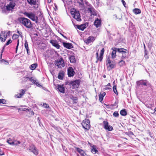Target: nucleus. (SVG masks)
Returning a JSON list of instances; mask_svg holds the SVG:
<instances>
[{
    "mask_svg": "<svg viewBox=\"0 0 156 156\" xmlns=\"http://www.w3.org/2000/svg\"><path fill=\"white\" fill-rule=\"evenodd\" d=\"M19 21L22 26L26 28L31 29L33 27V24L31 21L29 19L22 17L19 19Z\"/></svg>",
    "mask_w": 156,
    "mask_h": 156,
    "instance_id": "1",
    "label": "nucleus"
},
{
    "mask_svg": "<svg viewBox=\"0 0 156 156\" xmlns=\"http://www.w3.org/2000/svg\"><path fill=\"white\" fill-rule=\"evenodd\" d=\"M24 14L32 21H35L36 23H38V17L34 13L32 12H25Z\"/></svg>",
    "mask_w": 156,
    "mask_h": 156,
    "instance_id": "2",
    "label": "nucleus"
},
{
    "mask_svg": "<svg viewBox=\"0 0 156 156\" xmlns=\"http://www.w3.org/2000/svg\"><path fill=\"white\" fill-rule=\"evenodd\" d=\"M73 10L71 11V13L73 17L78 21H81V19L80 18V16L79 11L76 10L75 9H73Z\"/></svg>",
    "mask_w": 156,
    "mask_h": 156,
    "instance_id": "3",
    "label": "nucleus"
},
{
    "mask_svg": "<svg viewBox=\"0 0 156 156\" xmlns=\"http://www.w3.org/2000/svg\"><path fill=\"white\" fill-rule=\"evenodd\" d=\"M137 86H140L144 85L149 87H151V85L149 82L146 80H141L136 82Z\"/></svg>",
    "mask_w": 156,
    "mask_h": 156,
    "instance_id": "4",
    "label": "nucleus"
},
{
    "mask_svg": "<svg viewBox=\"0 0 156 156\" xmlns=\"http://www.w3.org/2000/svg\"><path fill=\"white\" fill-rule=\"evenodd\" d=\"M106 62L108 70H110L114 68L115 64L112 61L110 60L109 58H108L107 59Z\"/></svg>",
    "mask_w": 156,
    "mask_h": 156,
    "instance_id": "5",
    "label": "nucleus"
},
{
    "mask_svg": "<svg viewBox=\"0 0 156 156\" xmlns=\"http://www.w3.org/2000/svg\"><path fill=\"white\" fill-rule=\"evenodd\" d=\"M10 33V31L7 32L5 31L1 32L0 34V39L2 42H4L7 38V36Z\"/></svg>",
    "mask_w": 156,
    "mask_h": 156,
    "instance_id": "6",
    "label": "nucleus"
},
{
    "mask_svg": "<svg viewBox=\"0 0 156 156\" xmlns=\"http://www.w3.org/2000/svg\"><path fill=\"white\" fill-rule=\"evenodd\" d=\"M83 128L89 130L90 127V120L88 119H85L83 120L81 123Z\"/></svg>",
    "mask_w": 156,
    "mask_h": 156,
    "instance_id": "7",
    "label": "nucleus"
},
{
    "mask_svg": "<svg viewBox=\"0 0 156 156\" xmlns=\"http://www.w3.org/2000/svg\"><path fill=\"white\" fill-rule=\"evenodd\" d=\"M117 51L119 53H121L122 54V58L123 59L127 56V50L123 48H118L117 49Z\"/></svg>",
    "mask_w": 156,
    "mask_h": 156,
    "instance_id": "8",
    "label": "nucleus"
},
{
    "mask_svg": "<svg viewBox=\"0 0 156 156\" xmlns=\"http://www.w3.org/2000/svg\"><path fill=\"white\" fill-rule=\"evenodd\" d=\"M16 4L14 1H12L10 2L6 7V9L8 11H11L13 9L15 6Z\"/></svg>",
    "mask_w": 156,
    "mask_h": 156,
    "instance_id": "9",
    "label": "nucleus"
},
{
    "mask_svg": "<svg viewBox=\"0 0 156 156\" xmlns=\"http://www.w3.org/2000/svg\"><path fill=\"white\" fill-rule=\"evenodd\" d=\"M80 81L79 80H76L70 82V84L73 86V88H77L80 85Z\"/></svg>",
    "mask_w": 156,
    "mask_h": 156,
    "instance_id": "10",
    "label": "nucleus"
},
{
    "mask_svg": "<svg viewBox=\"0 0 156 156\" xmlns=\"http://www.w3.org/2000/svg\"><path fill=\"white\" fill-rule=\"evenodd\" d=\"M68 75L69 77H72L74 76L75 72L73 68L71 67H69L67 69Z\"/></svg>",
    "mask_w": 156,
    "mask_h": 156,
    "instance_id": "11",
    "label": "nucleus"
},
{
    "mask_svg": "<svg viewBox=\"0 0 156 156\" xmlns=\"http://www.w3.org/2000/svg\"><path fill=\"white\" fill-rule=\"evenodd\" d=\"M103 123L104 125V128L105 129H107L109 131L112 130V127L111 126L108 125V123L107 121H104Z\"/></svg>",
    "mask_w": 156,
    "mask_h": 156,
    "instance_id": "12",
    "label": "nucleus"
},
{
    "mask_svg": "<svg viewBox=\"0 0 156 156\" xmlns=\"http://www.w3.org/2000/svg\"><path fill=\"white\" fill-rule=\"evenodd\" d=\"M55 64L58 68H61L62 67H64L65 66L64 61L62 58H61L58 61L56 62Z\"/></svg>",
    "mask_w": 156,
    "mask_h": 156,
    "instance_id": "13",
    "label": "nucleus"
},
{
    "mask_svg": "<svg viewBox=\"0 0 156 156\" xmlns=\"http://www.w3.org/2000/svg\"><path fill=\"white\" fill-rule=\"evenodd\" d=\"M29 150L30 151L32 152L34 154L37 155L38 154V151L36 150L35 146L32 145L29 147Z\"/></svg>",
    "mask_w": 156,
    "mask_h": 156,
    "instance_id": "14",
    "label": "nucleus"
},
{
    "mask_svg": "<svg viewBox=\"0 0 156 156\" xmlns=\"http://www.w3.org/2000/svg\"><path fill=\"white\" fill-rule=\"evenodd\" d=\"M94 37L92 36H90L88 37V38L84 41V42L86 43V44H88L91 42H93L94 41Z\"/></svg>",
    "mask_w": 156,
    "mask_h": 156,
    "instance_id": "15",
    "label": "nucleus"
},
{
    "mask_svg": "<svg viewBox=\"0 0 156 156\" xmlns=\"http://www.w3.org/2000/svg\"><path fill=\"white\" fill-rule=\"evenodd\" d=\"M88 11L91 13V16L92 15L96 16L97 13L95 11L94 9L92 7H88Z\"/></svg>",
    "mask_w": 156,
    "mask_h": 156,
    "instance_id": "16",
    "label": "nucleus"
},
{
    "mask_svg": "<svg viewBox=\"0 0 156 156\" xmlns=\"http://www.w3.org/2000/svg\"><path fill=\"white\" fill-rule=\"evenodd\" d=\"M117 48H112V51L111 54L112 58L113 59L116 57V52L117 51Z\"/></svg>",
    "mask_w": 156,
    "mask_h": 156,
    "instance_id": "17",
    "label": "nucleus"
},
{
    "mask_svg": "<svg viewBox=\"0 0 156 156\" xmlns=\"http://www.w3.org/2000/svg\"><path fill=\"white\" fill-rule=\"evenodd\" d=\"M94 25L97 28L99 27L101 25V20L97 18L96 20L94 22Z\"/></svg>",
    "mask_w": 156,
    "mask_h": 156,
    "instance_id": "18",
    "label": "nucleus"
},
{
    "mask_svg": "<svg viewBox=\"0 0 156 156\" xmlns=\"http://www.w3.org/2000/svg\"><path fill=\"white\" fill-rule=\"evenodd\" d=\"M76 149L82 156H85L86 155V154L84 151L78 147H76Z\"/></svg>",
    "mask_w": 156,
    "mask_h": 156,
    "instance_id": "19",
    "label": "nucleus"
},
{
    "mask_svg": "<svg viewBox=\"0 0 156 156\" xmlns=\"http://www.w3.org/2000/svg\"><path fill=\"white\" fill-rule=\"evenodd\" d=\"M58 89L59 91L62 93L65 92V88L62 85H59L58 86Z\"/></svg>",
    "mask_w": 156,
    "mask_h": 156,
    "instance_id": "20",
    "label": "nucleus"
},
{
    "mask_svg": "<svg viewBox=\"0 0 156 156\" xmlns=\"http://www.w3.org/2000/svg\"><path fill=\"white\" fill-rule=\"evenodd\" d=\"M64 46L69 49H70L73 48L72 44L70 43L64 42L63 43Z\"/></svg>",
    "mask_w": 156,
    "mask_h": 156,
    "instance_id": "21",
    "label": "nucleus"
},
{
    "mask_svg": "<svg viewBox=\"0 0 156 156\" xmlns=\"http://www.w3.org/2000/svg\"><path fill=\"white\" fill-rule=\"evenodd\" d=\"M50 42L53 46L57 48L58 49L59 48L60 46L56 41H51Z\"/></svg>",
    "mask_w": 156,
    "mask_h": 156,
    "instance_id": "22",
    "label": "nucleus"
},
{
    "mask_svg": "<svg viewBox=\"0 0 156 156\" xmlns=\"http://www.w3.org/2000/svg\"><path fill=\"white\" fill-rule=\"evenodd\" d=\"M28 3L31 5H35L37 2V0H27Z\"/></svg>",
    "mask_w": 156,
    "mask_h": 156,
    "instance_id": "23",
    "label": "nucleus"
},
{
    "mask_svg": "<svg viewBox=\"0 0 156 156\" xmlns=\"http://www.w3.org/2000/svg\"><path fill=\"white\" fill-rule=\"evenodd\" d=\"M29 81L33 83L36 84L37 86L39 87H41L42 86L39 84L38 82H37L36 80L34 79H32V77L30 78Z\"/></svg>",
    "mask_w": 156,
    "mask_h": 156,
    "instance_id": "24",
    "label": "nucleus"
},
{
    "mask_svg": "<svg viewBox=\"0 0 156 156\" xmlns=\"http://www.w3.org/2000/svg\"><path fill=\"white\" fill-rule=\"evenodd\" d=\"M104 51L105 50L104 48H103L100 51V56L99 57V59L100 61H101L102 60V59H103V56Z\"/></svg>",
    "mask_w": 156,
    "mask_h": 156,
    "instance_id": "25",
    "label": "nucleus"
},
{
    "mask_svg": "<svg viewBox=\"0 0 156 156\" xmlns=\"http://www.w3.org/2000/svg\"><path fill=\"white\" fill-rule=\"evenodd\" d=\"M24 46H25V48L26 49L27 54L28 55H29L30 54V49L28 47V42H27V41L26 40L25 41V43L24 44Z\"/></svg>",
    "mask_w": 156,
    "mask_h": 156,
    "instance_id": "26",
    "label": "nucleus"
},
{
    "mask_svg": "<svg viewBox=\"0 0 156 156\" xmlns=\"http://www.w3.org/2000/svg\"><path fill=\"white\" fill-rule=\"evenodd\" d=\"M91 148V151L93 153L95 154L98 152V151L96 149V146L93 145L92 147Z\"/></svg>",
    "mask_w": 156,
    "mask_h": 156,
    "instance_id": "27",
    "label": "nucleus"
},
{
    "mask_svg": "<svg viewBox=\"0 0 156 156\" xmlns=\"http://www.w3.org/2000/svg\"><path fill=\"white\" fill-rule=\"evenodd\" d=\"M77 28L79 30H83L86 28V25L85 24H83L80 25H78L77 26Z\"/></svg>",
    "mask_w": 156,
    "mask_h": 156,
    "instance_id": "28",
    "label": "nucleus"
},
{
    "mask_svg": "<svg viewBox=\"0 0 156 156\" xmlns=\"http://www.w3.org/2000/svg\"><path fill=\"white\" fill-rule=\"evenodd\" d=\"M70 98L73 101V103H77L78 102V98L77 97H75L73 95L70 96Z\"/></svg>",
    "mask_w": 156,
    "mask_h": 156,
    "instance_id": "29",
    "label": "nucleus"
},
{
    "mask_svg": "<svg viewBox=\"0 0 156 156\" xmlns=\"http://www.w3.org/2000/svg\"><path fill=\"white\" fill-rule=\"evenodd\" d=\"M69 59L71 63H75L76 62L75 57L73 55H71L69 57Z\"/></svg>",
    "mask_w": 156,
    "mask_h": 156,
    "instance_id": "30",
    "label": "nucleus"
},
{
    "mask_svg": "<svg viewBox=\"0 0 156 156\" xmlns=\"http://www.w3.org/2000/svg\"><path fill=\"white\" fill-rule=\"evenodd\" d=\"M133 12L135 14H140L141 12L140 9H139L135 8L133 10Z\"/></svg>",
    "mask_w": 156,
    "mask_h": 156,
    "instance_id": "31",
    "label": "nucleus"
},
{
    "mask_svg": "<svg viewBox=\"0 0 156 156\" xmlns=\"http://www.w3.org/2000/svg\"><path fill=\"white\" fill-rule=\"evenodd\" d=\"M14 140L12 138H10L9 139L7 140V142L10 144L12 145L13 144V143Z\"/></svg>",
    "mask_w": 156,
    "mask_h": 156,
    "instance_id": "32",
    "label": "nucleus"
},
{
    "mask_svg": "<svg viewBox=\"0 0 156 156\" xmlns=\"http://www.w3.org/2000/svg\"><path fill=\"white\" fill-rule=\"evenodd\" d=\"M106 95L105 92H103L101 94L99 95V98L100 101L101 102L103 100L104 97Z\"/></svg>",
    "mask_w": 156,
    "mask_h": 156,
    "instance_id": "33",
    "label": "nucleus"
},
{
    "mask_svg": "<svg viewBox=\"0 0 156 156\" xmlns=\"http://www.w3.org/2000/svg\"><path fill=\"white\" fill-rule=\"evenodd\" d=\"M120 114L122 116H126L127 114V112L125 109H124L121 110L120 112Z\"/></svg>",
    "mask_w": 156,
    "mask_h": 156,
    "instance_id": "34",
    "label": "nucleus"
},
{
    "mask_svg": "<svg viewBox=\"0 0 156 156\" xmlns=\"http://www.w3.org/2000/svg\"><path fill=\"white\" fill-rule=\"evenodd\" d=\"M30 78L28 77H24L22 78V81L23 82H26L29 81Z\"/></svg>",
    "mask_w": 156,
    "mask_h": 156,
    "instance_id": "35",
    "label": "nucleus"
},
{
    "mask_svg": "<svg viewBox=\"0 0 156 156\" xmlns=\"http://www.w3.org/2000/svg\"><path fill=\"white\" fill-rule=\"evenodd\" d=\"M37 65L36 64H33L31 65L30 69L32 70L34 69L37 67Z\"/></svg>",
    "mask_w": 156,
    "mask_h": 156,
    "instance_id": "36",
    "label": "nucleus"
},
{
    "mask_svg": "<svg viewBox=\"0 0 156 156\" xmlns=\"http://www.w3.org/2000/svg\"><path fill=\"white\" fill-rule=\"evenodd\" d=\"M113 91L114 93L116 94H118V92L116 89V86L115 85H114L113 87Z\"/></svg>",
    "mask_w": 156,
    "mask_h": 156,
    "instance_id": "37",
    "label": "nucleus"
},
{
    "mask_svg": "<svg viewBox=\"0 0 156 156\" xmlns=\"http://www.w3.org/2000/svg\"><path fill=\"white\" fill-rule=\"evenodd\" d=\"M119 64L120 66H122L125 65V62L124 61L121 60L119 62Z\"/></svg>",
    "mask_w": 156,
    "mask_h": 156,
    "instance_id": "38",
    "label": "nucleus"
},
{
    "mask_svg": "<svg viewBox=\"0 0 156 156\" xmlns=\"http://www.w3.org/2000/svg\"><path fill=\"white\" fill-rule=\"evenodd\" d=\"M1 63H2L4 64L8 65L9 64V63L7 61L5 60L4 59H2L1 60Z\"/></svg>",
    "mask_w": 156,
    "mask_h": 156,
    "instance_id": "39",
    "label": "nucleus"
},
{
    "mask_svg": "<svg viewBox=\"0 0 156 156\" xmlns=\"http://www.w3.org/2000/svg\"><path fill=\"white\" fill-rule=\"evenodd\" d=\"M63 74L62 73H59L58 74V77L60 80H62L63 78Z\"/></svg>",
    "mask_w": 156,
    "mask_h": 156,
    "instance_id": "40",
    "label": "nucleus"
},
{
    "mask_svg": "<svg viewBox=\"0 0 156 156\" xmlns=\"http://www.w3.org/2000/svg\"><path fill=\"white\" fill-rule=\"evenodd\" d=\"M20 143V142L19 141H16L14 140L12 145H17Z\"/></svg>",
    "mask_w": 156,
    "mask_h": 156,
    "instance_id": "41",
    "label": "nucleus"
},
{
    "mask_svg": "<svg viewBox=\"0 0 156 156\" xmlns=\"http://www.w3.org/2000/svg\"><path fill=\"white\" fill-rule=\"evenodd\" d=\"M113 116L114 117H118L119 116V114L118 112L115 111L113 114Z\"/></svg>",
    "mask_w": 156,
    "mask_h": 156,
    "instance_id": "42",
    "label": "nucleus"
},
{
    "mask_svg": "<svg viewBox=\"0 0 156 156\" xmlns=\"http://www.w3.org/2000/svg\"><path fill=\"white\" fill-rule=\"evenodd\" d=\"M6 100L4 99H0V104L2 103L3 104H6Z\"/></svg>",
    "mask_w": 156,
    "mask_h": 156,
    "instance_id": "43",
    "label": "nucleus"
},
{
    "mask_svg": "<svg viewBox=\"0 0 156 156\" xmlns=\"http://www.w3.org/2000/svg\"><path fill=\"white\" fill-rule=\"evenodd\" d=\"M19 37L18 35L16 34H14L12 36V38L13 39H17Z\"/></svg>",
    "mask_w": 156,
    "mask_h": 156,
    "instance_id": "44",
    "label": "nucleus"
},
{
    "mask_svg": "<svg viewBox=\"0 0 156 156\" xmlns=\"http://www.w3.org/2000/svg\"><path fill=\"white\" fill-rule=\"evenodd\" d=\"M17 44L16 47V53H17V51L18 48V46H19V39H18L17 40Z\"/></svg>",
    "mask_w": 156,
    "mask_h": 156,
    "instance_id": "45",
    "label": "nucleus"
},
{
    "mask_svg": "<svg viewBox=\"0 0 156 156\" xmlns=\"http://www.w3.org/2000/svg\"><path fill=\"white\" fill-rule=\"evenodd\" d=\"M12 42V41L11 39L9 40L6 42L5 45L4 47H5V46L8 45L10 44Z\"/></svg>",
    "mask_w": 156,
    "mask_h": 156,
    "instance_id": "46",
    "label": "nucleus"
},
{
    "mask_svg": "<svg viewBox=\"0 0 156 156\" xmlns=\"http://www.w3.org/2000/svg\"><path fill=\"white\" fill-rule=\"evenodd\" d=\"M146 106L148 108H151L153 106V105L151 104H147Z\"/></svg>",
    "mask_w": 156,
    "mask_h": 156,
    "instance_id": "47",
    "label": "nucleus"
},
{
    "mask_svg": "<svg viewBox=\"0 0 156 156\" xmlns=\"http://www.w3.org/2000/svg\"><path fill=\"white\" fill-rule=\"evenodd\" d=\"M43 106L45 108H49V105L48 104H47L46 103H44L43 104Z\"/></svg>",
    "mask_w": 156,
    "mask_h": 156,
    "instance_id": "48",
    "label": "nucleus"
},
{
    "mask_svg": "<svg viewBox=\"0 0 156 156\" xmlns=\"http://www.w3.org/2000/svg\"><path fill=\"white\" fill-rule=\"evenodd\" d=\"M96 58H97V60L96 61V62H98V61H99V57H98V52H97L96 53Z\"/></svg>",
    "mask_w": 156,
    "mask_h": 156,
    "instance_id": "49",
    "label": "nucleus"
},
{
    "mask_svg": "<svg viewBox=\"0 0 156 156\" xmlns=\"http://www.w3.org/2000/svg\"><path fill=\"white\" fill-rule=\"evenodd\" d=\"M20 91L21 92L20 93L21 94V95H23V94H25V91H24V90L23 89H21Z\"/></svg>",
    "mask_w": 156,
    "mask_h": 156,
    "instance_id": "50",
    "label": "nucleus"
},
{
    "mask_svg": "<svg viewBox=\"0 0 156 156\" xmlns=\"http://www.w3.org/2000/svg\"><path fill=\"white\" fill-rule=\"evenodd\" d=\"M23 96V95H21V94L20 93L17 94L16 96H17V98H20L21 97Z\"/></svg>",
    "mask_w": 156,
    "mask_h": 156,
    "instance_id": "51",
    "label": "nucleus"
},
{
    "mask_svg": "<svg viewBox=\"0 0 156 156\" xmlns=\"http://www.w3.org/2000/svg\"><path fill=\"white\" fill-rule=\"evenodd\" d=\"M22 110L24 111H25L30 112V109H28V108H24L23 109H22Z\"/></svg>",
    "mask_w": 156,
    "mask_h": 156,
    "instance_id": "52",
    "label": "nucleus"
},
{
    "mask_svg": "<svg viewBox=\"0 0 156 156\" xmlns=\"http://www.w3.org/2000/svg\"><path fill=\"white\" fill-rule=\"evenodd\" d=\"M121 2H122V4L124 5V6L125 7V5H126V3L125 2L124 0H122Z\"/></svg>",
    "mask_w": 156,
    "mask_h": 156,
    "instance_id": "53",
    "label": "nucleus"
},
{
    "mask_svg": "<svg viewBox=\"0 0 156 156\" xmlns=\"http://www.w3.org/2000/svg\"><path fill=\"white\" fill-rule=\"evenodd\" d=\"M105 90H109L111 89V88L110 87H108V86L107 87L106 86H105Z\"/></svg>",
    "mask_w": 156,
    "mask_h": 156,
    "instance_id": "54",
    "label": "nucleus"
},
{
    "mask_svg": "<svg viewBox=\"0 0 156 156\" xmlns=\"http://www.w3.org/2000/svg\"><path fill=\"white\" fill-rule=\"evenodd\" d=\"M4 154V152L3 151L0 150V156H1Z\"/></svg>",
    "mask_w": 156,
    "mask_h": 156,
    "instance_id": "55",
    "label": "nucleus"
},
{
    "mask_svg": "<svg viewBox=\"0 0 156 156\" xmlns=\"http://www.w3.org/2000/svg\"><path fill=\"white\" fill-rule=\"evenodd\" d=\"M144 54H145V56L146 55H147V51L146 49L144 50Z\"/></svg>",
    "mask_w": 156,
    "mask_h": 156,
    "instance_id": "56",
    "label": "nucleus"
},
{
    "mask_svg": "<svg viewBox=\"0 0 156 156\" xmlns=\"http://www.w3.org/2000/svg\"><path fill=\"white\" fill-rule=\"evenodd\" d=\"M30 113L31 115H34V112L33 111H31V109H30Z\"/></svg>",
    "mask_w": 156,
    "mask_h": 156,
    "instance_id": "57",
    "label": "nucleus"
},
{
    "mask_svg": "<svg viewBox=\"0 0 156 156\" xmlns=\"http://www.w3.org/2000/svg\"><path fill=\"white\" fill-rule=\"evenodd\" d=\"M114 16L116 18L119 19L120 18L119 17H118V16L116 14L114 15Z\"/></svg>",
    "mask_w": 156,
    "mask_h": 156,
    "instance_id": "58",
    "label": "nucleus"
},
{
    "mask_svg": "<svg viewBox=\"0 0 156 156\" xmlns=\"http://www.w3.org/2000/svg\"><path fill=\"white\" fill-rule=\"evenodd\" d=\"M154 112L153 113V114H155V115H156V107L154 109Z\"/></svg>",
    "mask_w": 156,
    "mask_h": 156,
    "instance_id": "59",
    "label": "nucleus"
},
{
    "mask_svg": "<svg viewBox=\"0 0 156 156\" xmlns=\"http://www.w3.org/2000/svg\"><path fill=\"white\" fill-rule=\"evenodd\" d=\"M88 144L90 145V146L91 147H92L93 145L89 142H88Z\"/></svg>",
    "mask_w": 156,
    "mask_h": 156,
    "instance_id": "60",
    "label": "nucleus"
},
{
    "mask_svg": "<svg viewBox=\"0 0 156 156\" xmlns=\"http://www.w3.org/2000/svg\"><path fill=\"white\" fill-rule=\"evenodd\" d=\"M106 86H107V87L108 86L111 87V84L110 83H108L107 84V85H106Z\"/></svg>",
    "mask_w": 156,
    "mask_h": 156,
    "instance_id": "61",
    "label": "nucleus"
},
{
    "mask_svg": "<svg viewBox=\"0 0 156 156\" xmlns=\"http://www.w3.org/2000/svg\"><path fill=\"white\" fill-rule=\"evenodd\" d=\"M60 34L65 38H66V37L65 36H64L61 33Z\"/></svg>",
    "mask_w": 156,
    "mask_h": 156,
    "instance_id": "62",
    "label": "nucleus"
},
{
    "mask_svg": "<svg viewBox=\"0 0 156 156\" xmlns=\"http://www.w3.org/2000/svg\"><path fill=\"white\" fill-rule=\"evenodd\" d=\"M4 47L3 48V49L1 51V54H2V53L3 52V51H4Z\"/></svg>",
    "mask_w": 156,
    "mask_h": 156,
    "instance_id": "63",
    "label": "nucleus"
},
{
    "mask_svg": "<svg viewBox=\"0 0 156 156\" xmlns=\"http://www.w3.org/2000/svg\"><path fill=\"white\" fill-rule=\"evenodd\" d=\"M55 129H57V127H56L54 125L53 126H52Z\"/></svg>",
    "mask_w": 156,
    "mask_h": 156,
    "instance_id": "64",
    "label": "nucleus"
}]
</instances>
